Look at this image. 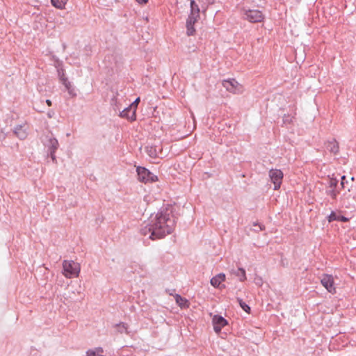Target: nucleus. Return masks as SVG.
<instances>
[{"label":"nucleus","instance_id":"6e6552de","mask_svg":"<svg viewBox=\"0 0 356 356\" xmlns=\"http://www.w3.org/2000/svg\"><path fill=\"white\" fill-rule=\"evenodd\" d=\"M322 285L328 291V292L334 293L336 292L334 286V280L332 275L324 274L321 278Z\"/></svg>","mask_w":356,"mask_h":356},{"label":"nucleus","instance_id":"473e14b6","mask_svg":"<svg viewBox=\"0 0 356 356\" xmlns=\"http://www.w3.org/2000/svg\"><path fill=\"white\" fill-rule=\"evenodd\" d=\"M46 103L47 104V105L49 106H51V101L50 99H47L46 100Z\"/></svg>","mask_w":356,"mask_h":356},{"label":"nucleus","instance_id":"412c9836","mask_svg":"<svg viewBox=\"0 0 356 356\" xmlns=\"http://www.w3.org/2000/svg\"><path fill=\"white\" fill-rule=\"evenodd\" d=\"M104 350L102 347L89 349L86 351V356H103Z\"/></svg>","mask_w":356,"mask_h":356},{"label":"nucleus","instance_id":"2eb2a0df","mask_svg":"<svg viewBox=\"0 0 356 356\" xmlns=\"http://www.w3.org/2000/svg\"><path fill=\"white\" fill-rule=\"evenodd\" d=\"M225 274L219 273L211 279L210 283L215 288H221L220 284L225 280Z\"/></svg>","mask_w":356,"mask_h":356},{"label":"nucleus","instance_id":"1a4fd4ad","mask_svg":"<svg viewBox=\"0 0 356 356\" xmlns=\"http://www.w3.org/2000/svg\"><path fill=\"white\" fill-rule=\"evenodd\" d=\"M136 111L129 105L120 113V117L133 122L136 119Z\"/></svg>","mask_w":356,"mask_h":356},{"label":"nucleus","instance_id":"c85d7f7f","mask_svg":"<svg viewBox=\"0 0 356 356\" xmlns=\"http://www.w3.org/2000/svg\"><path fill=\"white\" fill-rule=\"evenodd\" d=\"M347 183L346 177L345 175L341 176L340 183L341 188H344L346 187V184Z\"/></svg>","mask_w":356,"mask_h":356},{"label":"nucleus","instance_id":"b1692460","mask_svg":"<svg viewBox=\"0 0 356 356\" xmlns=\"http://www.w3.org/2000/svg\"><path fill=\"white\" fill-rule=\"evenodd\" d=\"M236 300L242 309L246 313L250 314L251 311L250 307L246 304L241 298H237Z\"/></svg>","mask_w":356,"mask_h":356},{"label":"nucleus","instance_id":"f8f14e48","mask_svg":"<svg viewBox=\"0 0 356 356\" xmlns=\"http://www.w3.org/2000/svg\"><path fill=\"white\" fill-rule=\"evenodd\" d=\"M190 14L189 17L198 20L200 19V8L195 0H190Z\"/></svg>","mask_w":356,"mask_h":356},{"label":"nucleus","instance_id":"9d476101","mask_svg":"<svg viewBox=\"0 0 356 356\" xmlns=\"http://www.w3.org/2000/svg\"><path fill=\"white\" fill-rule=\"evenodd\" d=\"M153 232H154V227L152 220L150 219L149 222L147 225L140 228V233L143 236H147V234H149V238L152 240L158 239L157 237L152 235Z\"/></svg>","mask_w":356,"mask_h":356},{"label":"nucleus","instance_id":"4be33fe9","mask_svg":"<svg viewBox=\"0 0 356 356\" xmlns=\"http://www.w3.org/2000/svg\"><path fill=\"white\" fill-rule=\"evenodd\" d=\"M146 152L151 158L156 159L158 157V152L156 146L146 147Z\"/></svg>","mask_w":356,"mask_h":356},{"label":"nucleus","instance_id":"5701e85b","mask_svg":"<svg viewBox=\"0 0 356 356\" xmlns=\"http://www.w3.org/2000/svg\"><path fill=\"white\" fill-rule=\"evenodd\" d=\"M51 4L56 8L63 9L67 3V0H51Z\"/></svg>","mask_w":356,"mask_h":356},{"label":"nucleus","instance_id":"dca6fc26","mask_svg":"<svg viewBox=\"0 0 356 356\" xmlns=\"http://www.w3.org/2000/svg\"><path fill=\"white\" fill-rule=\"evenodd\" d=\"M197 22V20H195L194 19L188 17L186 19V34L188 36L193 35L195 33V29L194 27L195 24Z\"/></svg>","mask_w":356,"mask_h":356},{"label":"nucleus","instance_id":"bb28decb","mask_svg":"<svg viewBox=\"0 0 356 356\" xmlns=\"http://www.w3.org/2000/svg\"><path fill=\"white\" fill-rule=\"evenodd\" d=\"M327 193L331 196L332 200H336L337 195L339 193V191H337L336 188H332V190L327 191Z\"/></svg>","mask_w":356,"mask_h":356},{"label":"nucleus","instance_id":"a211bd4d","mask_svg":"<svg viewBox=\"0 0 356 356\" xmlns=\"http://www.w3.org/2000/svg\"><path fill=\"white\" fill-rule=\"evenodd\" d=\"M222 84L227 91L234 92L236 88V86H238V82L233 79L229 80H224Z\"/></svg>","mask_w":356,"mask_h":356},{"label":"nucleus","instance_id":"9b49d317","mask_svg":"<svg viewBox=\"0 0 356 356\" xmlns=\"http://www.w3.org/2000/svg\"><path fill=\"white\" fill-rule=\"evenodd\" d=\"M324 145L326 149L332 154H337L339 151V143L334 138L327 140Z\"/></svg>","mask_w":356,"mask_h":356},{"label":"nucleus","instance_id":"f3484780","mask_svg":"<svg viewBox=\"0 0 356 356\" xmlns=\"http://www.w3.org/2000/svg\"><path fill=\"white\" fill-rule=\"evenodd\" d=\"M60 80L63 83V84L65 86V88L67 89L69 95L72 97H76V93L72 87L71 83L67 80L66 77L64 76V74L63 73L62 76H60Z\"/></svg>","mask_w":356,"mask_h":356},{"label":"nucleus","instance_id":"7c9ffc66","mask_svg":"<svg viewBox=\"0 0 356 356\" xmlns=\"http://www.w3.org/2000/svg\"><path fill=\"white\" fill-rule=\"evenodd\" d=\"M7 137V134L4 133L3 129L0 131V141L2 143Z\"/></svg>","mask_w":356,"mask_h":356},{"label":"nucleus","instance_id":"72a5a7b5","mask_svg":"<svg viewBox=\"0 0 356 356\" xmlns=\"http://www.w3.org/2000/svg\"><path fill=\"white\" fill-rule=\"evenodd\" d=\"M261 283H262V280H261V278L259 280V281L256 282V284H258V285H261Z\"/></svg>","mask_w":356,"mask_h":356},{"label":"nucleus","instance_id":"393cba45","mask_svg":"<svg viewBox=\"0 0 356 356\" xmlns=\"http://www.w3.org/2000/svg\"><path fill=\"white\" fill-rule=\"evenodd\" d=\"M115 327H117L118 331L119 332L123 333L124 332L126 333H128V325L127 323L121 322L120 323L116 324Z\"/></svg>","mask_w":356,"mask_h":356},{"label":"nucleus","instance_id":"423d86ee","mask_svg":"<svg viewBox=\"0 0 356 356\" xmlns=\"http://www.w3.org/2000/svg\"><path fill=\"white\" fill-rule=\"evenodd\" d=\"M269 177L274 184V189H279L282 182L283 172L278 169H271L269 171Z\"/></svg>","mask_w":356,"mask_h":356},{"label":"nucleus","instance_id":"4468645a","mask_svg":"<svg viewBox=\"0 0 356 356\" xmlns=\"http://www.w3.org/2000/svg\"><path fill=\"white\" fill-rule=\"evenodd\" d=\"M327 220L329 222L333 221L346 222L349 221V218L332 211L330 213V214L327 216Z\"/></svg>","mask_w":356,"mask_h":356},{"label":"nucleus","instance_id":"c756f323","mask_svg":"<svg viewBox=\"0 0 356 356\" xmlns=\"http://www.w3.org/2000/svg\"><path fill=\"white\" fill-rule=\"evenodd\" d=\"M253 226L259 227V229H254L255 232H259V231L265 229V226L264 225L258 223V222H254L253 224Z\"/></svg>","mask_w":356,"mask_h":356},{"label":"nucleus","instance_id":"a878e982","mask_svg":"<svg viewBox=\"0 0 356 356\" xmlns=\"http://www.w3.org/2000/svg\"><path fill=\"white\" fill-rule=\"evenodd\" d=\"M339 181L337 178L334 177H329L328 184L329 186L332 188H337L338 186Z\"/></svg>","mask_w":356,"mask_h":356},{"label":"nucleus","instance_id":"cd10ccee","mask_svg":"<svg viewBox=\"0 0 356 356\" xmlns=\"http://www.w3.org/2000/svg\"><path fill=\"white\" fill-rule=\"evenodd\" d=\"M140 97H138V98H136V99H135V101H134V102H133L130 104V106H131V107H132V108H133L136 111V110H137V107H138V104H139V102H140Z\"/></svg>","mask_w":356,"mask_h":356},{"label":"nucleus","instance_id":"ddd939ff","mask_svg":"<svg viewBox=\"0 0 356 356\" xmlns=\"http://www.w3.org/2000/svg\"><path fill=\"white\" fill-rule=\"evenodd\" d=\"M24 127L25 125H17L13 129V134L20 140H24L28 136L26 129Z\"/></svg>","mask_w":356,"mask_h":356},{"label":"nucleus","instance_id":"f704fd0d","mask_svg":"<svg viewBox=\"0 0 356 356\" xmlns=\"http://www.w3.org/2000/svg\"><path fill=\"white\" fill-rule=\"evenodd\" d=\"M117 100V97L116 96H114L112 99H111V102H115Z\"/></svg>","mask_w":356,"mask_h":356},{"label":"nucleus","instance_id":"c9c22d12","mask_svg":"<svg viewBox=\"0 0 356 356\" xmlns=\"http://www.w3.org/2000/svg\"><path fill=\"white\" fill-rule=\"evenodd\" d=\"M47 115H48L49 118H51L52 117L51 112H50V111L48 112Z\"/></svg>","mask_w":356,"mask_h":356},{"label":"nucleus","instance_id":"2f4dec72","mask_svg":"<svg viewBox=\"0 0 356 356\" xmlns=\"http://www.w3.org/2000/svg\"><path fill=\"white\" fill-rule=\"evenodd\" d=\"M139 4H145L148 2V0H136Z\"/></svg>","mask_w":356,"mask_h":356},{"label":"nucleus","instance_id":"aec40b11","mask_svg":"<svg viewBox=\"0 0 356 356\" xmlns=\"http://www.w3.org/2000/svg\"><path fill=\"white\" fill-rule=\"evenodd\" d=\"M232 273L238 277L240 282H243L246 280L245 270L243 268H238L237 269H232Z\"/></svg>","mask_w":356,"mask_h":356},{"label":"nucleus","instance_id":"20e7f679","mask_svg":"<svg viewBox=\"0 0 356 356\" xmlns=\"http://www.w3.org/2000/svg\"><path fill=\"white\" fill-rule=\"evenodd\" d=\"M136 172L138 181L142 183H153L158 181V177L145 167L138 166Z\"/></svg>","mask_w":356,"mask_h":356},{"label":"nucleus","instance_id":"f03ea898","mask_svg":"<svg viewBox=\"0 0 356 356\" xmlns=\"http://www.w3.org/2000/svg\"><path fill=\"white\" fill-rule=\"evenodd\" d=\"M80 269L79 264L74 261L64 260L63 262V274L67 278L78 277Z\"/></svg>","mask_w":356,"mask_h":356},{"label":"nucleus","instance_id":"0eeeda50","mask_svg":"<svg viewBox=\"0 0 356 356\" xmlns=\"http://www.w3.org/2000/svg\"><path fill=\"white\" fill-rule=\"evenodd\" d=\"M212 324L215 332L219 334L222 328L228 325V321L222 316L216 314L212 318Z\"/></svg>","mask_w":356,"mask_h":356},{"label":"nucleus","instance_id":"39448f33","mask_svg":"<svg viewBox=\"0 0 356 356\" xmlns=\"http://www.w3.org/2000/svg\"><path fill=\"white\" fill-rule=\"evenodd\" d=\"M243 18L249 21L251 23H257L262 22L264 19V15L261 11L259 10H243Z\"/></svg>","mask_w":356,"mask_h":356},{"label":"nucleus","instance_id":"6ab92c4d","mask_svg":"<svg viewBox=\"0 0 356 356\" xmlns=\"http://www.w3.org/2000/svg\"><path fill=\"white\" fill-rule=\"evenodd\" d=\"M175 301L176 303L182 309L189 307V301L179 294L175 295Z\"/></svg>","mask_w":356,"mask_h":356},{"label":"nucleus","instance_id":"7ed1b4c3","mask_svg":"<svg viewBox=\"0 0 356 356\" xmlns=\"http://www.w3.org/2000/svg\"><path fill=\"white\" fill-rule=\"evenodd\" d=\"M43 143L44 146L48 149L49 156L54 163H57V159L55 155L56 151L58 148V142L52 134L47 135L44 140Z\"/></svg>","mask_w":356,"mask_h":356},{"label":"nucleus","instance_id":"f257e3e1","mask_svg":"<svg viewBox=\"0 0 356 356\" xmlns=\"http://www.w3.org/2000/svg\"><path fill=\"white\" fill-rule=\"evenodd\" d=\"M151 220L154 227V232L152 235L157 238H163L166 235L170 234L175 229L176 218L174 217L172 210L168 208H163L159 211L154 218Z\"/></svg>","mask_w":356,"mask_h":356}]
</instances>
